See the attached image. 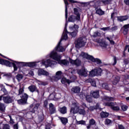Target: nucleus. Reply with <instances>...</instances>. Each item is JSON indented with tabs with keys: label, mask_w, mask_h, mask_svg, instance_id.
<instances>
[{
	"label": "nucleus",
	"mask_w": 129,
	"mask_h": 129,
	"mask_svg": "<svg viewBox=\"0 0 129 129\" xmlns=\"http://www.w3.org/2000/svg\"><path fill=\"white\" fill-rule=\"evenodd\" d=\"M61 42H62V39H60L54 49L46 56V60H42L41 62L42 65H44L45 67H54L55 65H57V62L60 65H64V66L69 65V61L67 59L61 60L62 56L56 52V51L57 52H64L65 51L66 48L60 45ZM52 59L55 61L52 60Z\"/></svg>",
	"instance_id": "f257e3e1"
},
{
	"label": "nucleus",
	"mask_w": 129,
	"mask_h": 129,
	"mask_svg": "<svg viewBox=\"0 0 129 129\" xmlns=\"http://www.w3.org/2000/svg\"><path fill=\"white\" fill-rule=\"evenodd\" d=\"M76 73V71L73 68H70L68 71H66V74L70 78V80L65 78H62L61 80V82L62 84H70L72 82H74L77 79V77L74 75Z\"/></svg>",
	"instance_id": "f03ea898"
},
{
	"label": "nucleus",
	"mask_w": 129,
	"mask_h": 129,
	"mask_svg": "<svg viewBox=\"0 0 129 129\" xmlns=\"http://www.w3.org/2000/svg\"><path fill=\"white\" fill-rule=\"evenodd\" d=\"M103 1L106 0H94L93 1H91L88 2V4L91 6V7H94L95 9L96 13L99 16H102L104 15V11H102L101 9L99 8V6H101V5H108V4L110 3H103Z\"/></svg>",
	"instance_id": "7ed1b4c3"
},
{
	"label": "nucleus",
	"mask_w": 129,
	"mask_h": 129,
	"mask_svg": "<svg viewBox=\"0 0 129 129\" xmlns=\"http://www.w3.org/2000/svg\"><path fill=\"white\" fill-rule=\"evenodd\" d=\"M10 63L11 64V67L13 66L14 71H18V67H21V66H28V67H35L36 66V62H24L13 61V62H10Z\"/></svg>",
	"instance_id": "20e7f679"
},
{
	"label": "nucleus",
	"mask_w": 129,
	"mask_h": 129,
	"mask_svg": "<svg viewBox=\"0 0 129 129\" xmlns=\"http://www.w3.org/2000/svg\"><path fill=\"white\" fill-rule=\"evenodd\" d=\"M79 112L80 114H82L83 115H85L86 114V112L84 109H79V105H78V103L77 102H75L72 104V108L71 109V113H77Z\"/></svg>",
	"instance_id": "39448f33"
},
{
	"label": "nucleus",
	"mask_w": 129,
	"mask_h": 129,
	"mask_svg": "<svg viewBox=\"0 0 129 129\" xmlns=\"http://www.w3.org/2000/svg\"><path fill=\"white\" fill-rule=\"evenodd\" d=\"M70 30L72 31L73 32H68V34H70L72 37H76V35H77V33H78V29H79V26L77 24H74V25L70 26L69 27Z\"/></svg>",
	"instance_id": "423d86ee"
},
{
	"label": "nucleus",
	"mask_w": 129,
	"mask_h": 129,
	"mask_svg": "<svg viewBox=\"0 0 129 129\" xmlns=\"http://www.w3.org/2000/svg\"><path fill=\"white\" fill-rule=\"evenodd\" d=\"M75 43L78 48H81V47L85 46L86 39L85 38H79L75 41Z\"/></svg>",
	"instance_id": "0eeeda50"
},
{
	"label": "nucleus",
	"mask_w": 129,
	"mask_h": 129,
	"mask_svg": "<svg viewBox=\"0 0 129 129\" xmlns=\"http://www.w3.org/2000/svg\"><path fill=\"white\" fill-rule=\"evenodd\" d=\"M3 100L4 103L10 104V103H13L15 100L14 99V97L7 95L3 97Z\"/></svg>",
	"instance_id": "6e6552de"
},
{
	"label": "nucleus",
	"mask_w": 129,
	"mask_h": 129,
	"mask_svg": "<svg viewBox=\"0 0 129 129\" xmlns=\"http://www.w3.org/2000/svg\"><path fill=\"white\" fill-rule=\"evenodd\" d=\"M77 73L80 76H84V77L88 76V71L85 68H82L81 69L78 70Z\"/></svg>",
	"instance_id": "1a4fd4ad"
},
{
	"label": "nucleus",
	"mask_w": 129,
	"mask_h": 129,
	"mask_svg": "<svg viewBox=\"0 0 129 129\" xmlns=\"http://www.w3.org/2000/svg\"><path fill=\"white\" fill-rule=\"evenodd\" d=\"M68 22L71 23H79V22H81V20L79 17H76L75 15H71L69 16L68 19Z\"/></svg>",
	"instance_id": "9d476101"
},
{
	"label": "nucleus",
	"mask_w": 129,
	"mask_h": 129,
	"mask_svg": "<svg viewBox=\"0 0 129 129\" xmlns=\"http://www.w3.org/2000/svg\"><path fill=\"white\" fill-rule=\"evenodd\" d=\"M39 106H40V104L38 103H34L30 105V111L31 112H32V113H34L35 111L38 110Z\"/></svg>",
	"instance_id": "9b49d317"
},
{
	"label": "nucleus",
	"mask_w": 129,
	"mask_h": 129,
	"mask_svg": "<svg viewBox=\"0 0 129 129\" xmlns=\"http://www.w3.org/2000/svg\"><path fill=\"white\" fill-rule=\"evenodd\" d=\"M62 76H63V72L60 71H58L56 72L55 76L52 77V79L54 80V81H58V80H60L61 78H62Z\"/></svg>",
	"instance_id": "f8f14e48"
},
{
	"label": "nucleus",
	"mask_w": 129,
	"mask_h": 129,
	"mask_svg": "<svg viewBox=\"0 0 129 129\" xmlns=\"http://www.w3.org/2000/svg\"><path fill=\"white\" fill-rule=\"evenodd\" d=\"M98 42L100 44V46L102 50L104 51L107 50L108 48V45H107L105 42L102 41V40L101 39H99Z\"/></svg>",
	"instance_id": "ddd939ff"
},
{
	"label": "nucleus",
	"mask_w": 129,
	"mask_h": 129,
	"mask_svg": "<svg viewBox=\"0 0 129 129\" xmlns=\"http://www.w3.org/2000/svg\"><path fill=\"white\" fill-rule=\"evenodd\" d=\"M104 105H106V106H111L113 110H119V107L114 106V103L113 102L104 103Z\"/></svg>",
	"instance_id": "4468645a"
},
{
	"label": "nucleus",
	"mask_w": 129,
	"mask_h": 129,
	"mask_svg": "<svg viewBox=\"0 0 129 129\" xmlns=\"http://www.w3.org/2000/svg\"><path fill=\"white\" fill-rule=\"evenodd\" d=\"M38 74L39 76H41V75H44V76H48L49 73L44 70L43 69H39L38 71Z\"/></svg>",
	"instance_id": "2eb2a0df"
},
{
	"label": "nucleus",
	"mask_w": 129,
	"mask_h": 129,
	"mask_svg": "<svg viewBox=\"0 0 129 129\" xmlns=\"http://www.w3.org/2000/svg\"><path fill=\"white\" fill-rule=\"evenodd\" d=\"M70 63L72 65H76V66H80L81 65V61L79 59L73 60L70 58Z\"/></svg>",
	"instance_id": "dca6fc26"
},
{
	"label": "nucleus",
	"mask_w": 129,
	"mask_h": 129,
	"mask_svg": "<svg viewBox=\"0 0 129 129\" xmlns=\"http://www.w3.org/2000/svg\"><path fill=\"white\" fill-rule=\"evenodd\" d=\"M0 64H2V65H6L8 67H12V63H11V62L2 58H0Z\"/></svg>",
	"instance_id": "f3484780"
},
{
	"label": "nucleus",
	"mask_w": 129,
	"mask_h": 129,
	"mask_svg": "<svg viewBox=\"0 0 129 129\" xmlns=\"http://www.w3.org/2000/svg\"><path fill=\"white\" fill-rule=\"evenodd\" d=\"M28 90L30 92H37L38 94H39V90H38V88L35 85H31L28 87Z\"/></svg>",
	"instance_id": "a211bd4d"
},
{
	"label": "nucleus",
	"mask_w": 129,
	"mask_h": 129,
	"mask_svg": "<svg viewBox=\"0 0 129 129\" xmlns=\"http://www.w3.org/2000/svg\"><path fill=\"white\" fill-rule=\"evenodd\" d=\"M129 24L124 25L122 27V33L123 35H127L128 33Z\"/></svg>",
	"instance_id": "6ab92c4d"
},
{
	"label": "nucleus",
	"mask_w": 129,
	"mask_h": 129,
	"mask_svg": "<svg viewBox=\"0 0 129 129\" xmlns=\"http://www.w3.org/2000/svg\"><path fill=\"white\" fill-rule=\"evenodd\" d=\"M117 19L118 22H123L124 21H126L127 20H128L129 16L127 15L118 16L117 17Z\"/></svg>",
	"instance_id": "aec40b11"
},
{
	"label": "nucleus",
	"mask_w": 129,
	"mask_h": 129,
	"mask_svg": "<svg viewBox=\"0 0 129 129\" xmlns=\"http://www.w3.org/2000/svg\"><path fill=\"white\" fill-rule=\"evenodd\" d=\"M120 78L117 76H113L112 77V83L113 85H116L117 83L119 82Z\"/></svg>",
	"instance_id": "412c9836"
},
{
	"label": "nucleus",
	"mask_w": 129,
	"mask_h": 129,
	"mask_svg": "<svg viewBox=\"0 0 129 129\" xmlns=\"http://www.w3.org/2000/svg\"><path fill=\"white\" fill-rule=\"evenodd\" d=\"M80 56L85 59H87L88 60H91V58H92V56L88 55V54L83 52L81 53Z\"/></svg>",
	"instance_id": "4be33fe9"
},
{
	"label": "nucleus",
	"mask_w": 129,
	"mask_h": 129,
	"mask_svg": "<svg viewBox=\"0 0 129 129\" xmlns=\"http://www.w3.org/2000/svg\"><path fill=\"white\" fill-rule=\"evenodd\" d=\"M49 111L50 114H53L56 112V108H55L52 103L49 104Z\"/></svg>",
	"instance_id": "5701e85b"
},
{
	"label": "nucleus",
	"mask_w": 129,
	"mask_h": 129,
	"mask_svg": "<svg viewBox=\"0 0 129 129\" xmlns=\"http://www.w3.org/2000/svg\"><path fill=\"white\" fill-rule=\"evenodd\" d=\"M24 89H25V86H24V84H19V90L18 95L24 94Z\"/></svg>",
	"instance_id": "b1692460"
},
{
	"label": "nucleus",
	"mask_w": 129,
	"mask_h": 129,
	"mask_svg": "<svg viewBox=\"0 0 129 129\" xmlns=\"http://www.w3.org/2000/svg\"><path fill=\"white\" fill-rule=\"evenodd\" d=\"M71 90L72 92H74V93H79L80 92V87L78 86L74 87Z\"/></svg>",
	"instance_id": "393cba45"
},
{
	"label": "nucleus",
	"mask_w": 129,
	"mask_h": 129,
	"mask_svg": "<svg viewBox=\"0 0 129 129\" xmlns=\"http://www.w3.org/2000/svg\"><path fill=\"white\" fill-rule=\"evenodd\" d=\"M91 61H92V62H95V63H96V64H98V65H100V64L102 63L100 59L98 58H94L93 56H92V58H91Z\"/></svg>",
	"instance_id": "a878e982"
},
{
	"label": "nucleus",
	"mask_w": 129,
	"mask_h": 129,
	"mask_svg": "<svg viewBox=\"0 0 129 129\" xmlns=\"http://www.w3.org/2000/svg\"><path fill=\"white\" fill-rule=\"evenodd\" d=\"M58 118H59L62 124H64V125L68 122V119H67V118L58 117Z\"/></svg>",
	"instance_id": "bb28decb"
},
{
	"label": "nucleus",
	"mask_w": 129,
	"mask_h": 129,
	"mask_svg": "<svg viewBox=\"0 0 129 129\" xmlns=\"http://www.w3.org/2000/svg\"><path fill=\"white\" fill-rule=\"evenodd\" d=\"M86 81V82L91 83L92 86H94V87L96 86V83L95 82V81L92 79H88Z\"/></svg>",
	"instance_id": "cd10ccee"
},
{
	"label": "nucleus",
	"mask_w": 129,
	"mask_h": 129,
	"mask_svg": "<svg viewBox=\"0 0 129 129\" xmlns=\"http://www.w3.org/2000/svg\"><path fill=\"white\" fill-rule=\"evenodd\" d=\"M91 93L94 98H98L99 97V91L91 92Z\"/></svg>",
	"instance_id": "c85d7f7f"
},
{
	"label": "nucleus",
	"mask_w": 129,
	"mask_h": 129,
	"mask_svg": "<svg viewBox=\"0 0 129 129\" xmlns=\"http://www.w3.org/2000/svg\"><path fill=\"white\" fill-rule=\"evenodd\" d=\"M114 98L108 96H105L103 98V101H113Z\"/></svg>",
	"instance_id": "c756f323"
},
{
	"label": "nucleus",
	"mask_w": 129,
	"mask_h": 129,
	"mask_svg": "<svg viewBox=\"0 0 129 129\" xmlns=\"http://www.w3.org/2000/svg\"><path fill=\"white\" fill-rule=\"evenodd\" d=\"M100 115L102 118H104L107 117L108 115H109V113L108 112L102 111V112H101Z\"/></svg>",
	"instance_id": "7c9ffc66"
},
{
	"label": "nucleus",
	"mask_w": 129,
	"mask_h": 129,
	"mask_svg": "<svg viewBox=\"0 0 129 129\" xmlns=\"http://www.w3.org/2000/svg\"><path fill=\"white\" fill-rule=\"evenodd\" d=\"M59 111L62 114H65L67 112V108L65 106L61 107L59 108Z\"/></svg>",
	"instance_id": "2f4dec72"
},
{
	"label": "nucleus",
	"mask_w": 129,
	"mask_h": 129,
	"mask_svg": "<svg viewBox=\"0 0 129 129\" xmlns=\"http://www.w3.org/2000/svg\"><path fill=\"white\" fill-rule=\"evenodd\" d=\"M55 95V93H52L51 94H50L48 97V99L49 100H56L57 99H56Z\"/></svg>",
	"instance_id": "473e14b6"
},
{
	"label": "nucleus",
	"mask_w": 129,
	"mask_h": 129,
	"mask_svg": "<svg viewBox=\"0 0 129 129\" xmlns=\"http://www.w3.org/2000/svg\"><path fill=\"white\" fill-rule=\"evenodd\" d=\"M96 74V71L94 69V70L90 72L89 76H90V77H94V76H97Z\"/></svg>",
	"instance_id": "72a5a7b5"
},
{
	"label": "nucleus",
	"mask_w": 129,
	"mask_h": 129,
	"mask_svg": "<svg viewBox=\"0 0 129 129\" xmlns=\"http://www.w3.org/2000/svg\"><path fill=\"white\" fill-rule=\"evenodd\" d=\"M95 70L96 71L97 76H100L101 75L102 70L101 68L96 69Z\"/></svg>",
	"instance_id": "f704fd0d"
},
{
	"label": "nucleus",
	"mask_w": 129,
	"mask_h": 129,
	"mask_svg": "<svg viewBox=\"0 0 129 129\" xmlns=\"http://www.w3.org/2000/svg\"><path fill=\"white\" fill-rule=\"evenodd\" d=\"M28 97H29V96L26 93L22 94L21 96V98L23 99V100H25L26 102L28 100Z\"/></svg>",
	"instance_id": "c9c22d12"
},
{
	"label": "nucleus",
	"mask_w": 129,
	"mask_h": 129,
	"mask_svg": "<svg viewBox=\"0 0 129 129\" xmlns=\"http://www.w3.org/2000/svg\"><path fill=\"white\" fill-rule=\"evenodd\" d=\"M23 78H24V76L21 74H19L16 76V79L18 80V82H20Z\"/></svg>",
	"instance_id": "e433bc0d"
},
{
	"label": "nucleus",
	"mask_w": 129,
	"mask_h": 129,
	"mask_svg": "<svg viewBox=\"0 0 129 129\" xmlns=\"http://www.w3.org/2000/svg\"><path fill=\"white\" fill-rule=\"evenodd\" d=\"M88 108V110H91V111H92V110H94V109H98V108H99V105H98V104H97L96 105V107L91 106Z\"/></svg>",
	"instance_id": "4c0bfd02"
},
{
	"label": "nucleus",
	"mask_w": 129,
	"mask_h": 129,
	"mask_svg": "<svg viewBox=\"0 0 129 129\" xmlns=\"http://www.w3.org/2000/svg\"><path fill=\"white\" fill-rule=\"evenodd\" d=\"M0 110L2 112H4L6 110V106L5 104L0 102Z\"/></svg>",
	"instance_id": "58836bf2"
},
{
	"label": "nucleus",
	"mask_w": 129,
	"mask_h": 129,
	"mask_svg": "<svg viewBox=\"0 0 129 129\" xmlns=\"http://www.w3.org/2000/svg\"><path fill=\"white\" fill-rule=\"evenodd\" d=\"M74 15H76V17H79L80 19V13H79V12H78V10L77 9V8L74 9Z\"/></svg>",
	"instance_id": "ea45409f"
},
{
	"label": "nucleus",
	"mask_w": 129,
	"mask_h": 129,
	"mask_svg": "<svg viewBox=\"0 0 129 129\" xmlns=\"http://www.w3.org/2000/svg\"><path fill=\"white\" fill-rule=\"evenodd\" d=\"M17 102L19 104H21L22 105L27 103V102L23 99L17 100Z\"/></svg>",
	"instance_id": "a19ab883"
},
{
	"label": "nucleus",
	"mask_w": 129,
	"mask_h": 129,
	"mask_svg": "<svg viewBox=\"0 0 129 129\" xmlns=\"http://www.w3.org/2000/svg\"><path fill=\"white\" fill-rule=\"evenodd\" d=\"M102 87L103 89H106V90H109V87L108 85L106 83H104L102 85Z\"/></svg>",
	"instance_id": "79ce46f5"
},
{
	"label": "nucleus",
	"mask_w": 129,
	"mask_h": 129,
	"mask_svg": "<svg viewBox=\"0 0 129 129\" xmlns=\"http://www.w3.org/2000/svg\"><path fill=\"white\" fill-rule=\"evenodd\" d=\"M96 123V122H95V120H94V119L92 118L89 120V124L90 125H94Z\"/></svg>",
	"instance_id": "37998d69"
},
{
	"label": "nucleus",
	"mask_w": 129,
	"mask_h": 129,
	"mask_svg": "<svg viewBox=\"0 0 129 129\" xmlns=\"http://www.w3.org/2000/svg\"><path fill=\"white\" fill-rule=\"evenodd\" d=\"M100 35H101L100 33L96 31V32H94L93 37V38H96V37H100Z\"/></svg>",
	"instance_id": "c03bdc74"
},
{
	"label": "nucleus",
	"mask_w": 129,
	"mask_h": 129,
	"mask_svg": "<svg viewBox=\"0 0 129 129\" xmlns=\"http://www.w3.org/2000/svg\"><path fill=\"white\" fill-rule=\"evenodd\" d=\"M106 39L110 42L111 45H114V41L112 40V38L111 37H107Z\"/></svg>",
	"instance_id": "a18cd8bd"
},
{
	"label": "nucleus",
	"mask_w": 129,
	"mask_h": 129,
	"mask_svg": "<svg viewBox=\"0 0 129 129\" xmlns=\"http://www.w3.org/2000/svg\"><path fill=\"white\" fill-rule=\"evenodd\" d=\"M100 30L104 32H105V31H110V27H103L101 28Z\"/></svg>",
	"instance_id": "49530a36"
},
{
	"label": "nucleus",
	"mask_w": 129,
	"mask_h": 129,
	"mask_svg": "<svg viewBox=\"0 0 129 129\" xmlns=\"http://www.w3.org/2000/svg\"><path fill=\"white\" fill-rule=\"evenodd\" d=\"M86 99L88 102H92V99L90 97V96H87L86 97Z\"/></svg>",
	"instance_id": "de8ad7c7"
},
{
	"label": "nucleus",
	"mask_w": 129,
	"mask_h": 129,
	"mask_svg": "<svg viewBox=\"0 0 129 129\" xmlns=\"http://www.w3.org/2000/svg\"><path fill=\"white\" fill-rule=\"evenodd\" d=\"M110 123H111V120L109 119H106L105 120V124H107V125H108V124H110Z\"/></svg>",
	"instance_id": "09e8293b"
},
{
	"label": "nucleus",
	"mask_w": 129,
	"mask_h": 129,
	"mask_svg": "<svg viewBox=\"0 0 129 129\" xmlns=\"http://www.w3.org/2000/svg\"><path fill=\"white\" fill-rule=\"evenodd\" d=\"M11 126L8 124H4L3 129H10Z\"/></svg>",
	"instance_id": "8fccbe9b"
},
{
	"label": "nucleus",
	"mask_w": 129,
	"mask_h": 129,
	"mask_svg": "<svg viewBox=\"0 0 129 129\" xmlns=\"http://www.w3.org/2000/svg\"><path fill=\"white\" fill-rule=\"evenodd\" d=\"M38 84L39 85H43L44 86H45V85H47V83L45 82L38 81Z\"/></svg>",
	"instance_id": "3c124183"
},
{
	"label": "nucleus",
	"mask_w": 129,
	"mask_h": 129,
	"mask_svg": "<svg viewBox=\"0 0 129 129\" xmlns=\"http://www.w3.org/2000/svg\"><path fill=\"white\" fill-rule=\"evenodd\" d=\"M117 30V26H114L112 27L111 28H110V32H113L114 31H116Z\"/></svg>",
	"instance_id": "603ef678"
},
{
	"label": "nucleus",
	"mask_w": 129,
	"mask_h": 129,
	"mask_svg": "<svg viewBox=\"0 0 129 129\" xmlns=\"http://www.w3.org/2000/svg\"><path fill=\"white\" fill-rule=\"evenodd\" d=\"M9 116L10 118V123H11V124H14V123H15V121H14L13 118H12V116L9 115Z\"/></svg>",
	"instance_id": "864d4df0"
},
{
	"label": "nucleus",
	"mask_w": 129,
	"mask_h": 129,
	"mask_svg": "<svg viewBox=\"0 0 129 129\" xmlns=\"http://www.w3.org/2000/svg\"><path fill=\"white\" fill-rule=\"evenodd\" d=\"M123 63L125 64V65H127L129 63V58H125L123 60Z\"/></svg>",
	"instance_id": "5fc2aeb1"
},
{
	"label": "nucleus",
	"mask_w": 129,
	"mask_h": 129,
	"mask_svg": "<svg viewBox=\"0 0 129 129\" xmlns=\"http://www.w3.org/2000/svg\"><path fill=\"white\" fill-rule=\"evenodd\" d=\"M121 109H122L123 111H125L127 109V106H126V105H123L121 106Z\"/></svg>",
	"instance_id": "6e6d98bb"
},
{
	"label": "nucleus",
	"mask_w": 129,
	"mask_h": 129,
	"mask_svg": "<svg viewBox=\"0 0 129 129\" xmlns=\"http://www.w3.org/2000/svg\"><path fill=\"white\" fill-rule=\"evenodd\" d=\"M86 122L84 120H81L78 122V124H85Z\"/></svg>",
	"instance_id": "4d7b16f0"
},
{
	"label": "nucleus",
	"mask_w": 129,
	"mask_h": 129,
	"mask_svg": "<svg viewBox=\"0 0 129 129\" xmlns=\"http://www.w3.org/2000/svg\"><path fill=\"white\" fill-rule=\"evenodd\" d=\"M2 91L4 92V94H5L6 95L8 94V91L7 90V89H6V88H4L2 89Z\"/></svg>",
	"instance_id": "13d9d810"
},
{
	"label": "nucleus",
	"mask_w": 129,
	"mask_h": 129,
	"mask_svg": "<svg viewBox=\"0 0 129 129\" xmlns=\"http://www.w3.org/2000/svg\"><path fill=\"white\" fill-rule=\"evenodd\" d=\"M103 3L104 4H110L111 3V0L103 1Z\"/></svg>",
	"instance_id": "bf43d9fd"
},
{
	"label": "nucleus",
	"mask_w": 129,
	"mask_h": 129,
	"mask_svg": "<svg viewBox=\"0 0 129 129\" xmlns=\"http://www.w3.org/2000/svg\"><path fill=\"white\" fill-rule=\"evenodd\" d=\"M47 105H48V100H45L44 102V106L46 107Z\"/></svg>",
	"instance_id": "052dcab7"
},
{
	"label": "nucleus",
	"mask_w": 129,
	"mask_h": 129,
	"mask_svg": "<svg viewBox=\"0 0 129 129\" xmlns=\"http://www.w3.org/2000/svg\"><path fill=\"white\" fill-rule=\"evenodd\" d=\"M29 75H30L31 76H34V71H30L29 72Z\"/></svg>",
	"instance_id": "680f3d73"
},
{
	"label": "nucleus",
	"mask_w": 129,
	"mask_h": 129,
	"mask_svg": "<svg viewBox=\"0 0 129 129\" xmlns=\"http://www.w3.org/2000/svg\"><path fill=\"white\" fill-rule=\"evenodd\" d=\"M124 3L125 5H126V6L129 5V0H124Z\"/></svg>",
	"instance_id": "e2e57ef3"
},
{
	"label": "nucleus",
	"mask_w": 129,
	"mask_h": 129,
	"mask_svg": "<svg viewBox=\"0 0 129 129\" xmlns=\"http://www.w3.org/2000/svg\"><path fill=\"white\" fill-rule=\"evenodd\" d=\"M114 63L113 65H115L116 64V57L113 56Z\"/></svg>",
	"instance_id": "0e129e2a"
},
{
	"label": "nucleus",
	"mask_w": 129,
	"mask_h": 129,
	"mask_svg": "<svg viewBox=\"0 0 129 129\" xmlns=\"http://www.w3.org/2000/svg\"><path fill=\"white\" fill-rule=\"evenodd\" d=\"M5 84H6V85L7 86H9V87H11V88H14V85H13V84L9 85V84H6V83H5Z\"/></svg>",
	"instance_id": "69168bd1"
},
{
	"label": "nucleus",
	"mask_w": 129,
	"mask_h": 129,
	"mask_svg": "<svg viewBox=\"0 0 129 129\" xmlns=\"http://www.w3.org/2000/svg\"><path fill=\"white\" fill-rule=\"evenodd\" d=\"M14 129H19V125H18V124H14Z\"/></svg>",
	"instance_id": "338daca9"
},
{
	"label": "nucleus",
	"mask_w": 129,
	"mask_h": 129,
	"mask_svg": "<svg viewBox=\"0 0 129 129\" xmlns=\"http://www.w3.org/2000/svg\"><path fill=\"white\" fill-rule=\"evenodd\" d=\"M118 129H124V127L122 125H119Z\"/></svg>",
	"instance_id": "774afa93"
}]
</instances>
